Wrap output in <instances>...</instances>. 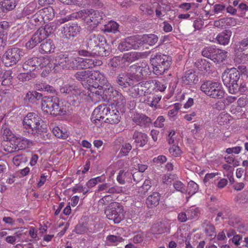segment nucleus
<instances>
[{
  "label": "nucleus",
  "instance_id": "obj_33",
  "mask_svg": "<svg viewBox=\"0 0 248 248\" xmlns=\"http://www.w3.org/2000/svg\"><path fill=\"white\" fill-rule=\"evenodd\" d=\"M16 5L15 0H4L0 3V8L2 12L6 13L13 10Z\"/></svg>",
  "mask_w": 248,
  "mask_h": 248
},
{
  "label": "nucleus",
  "instance_id": "obj_14",
  "mask_svg": "<svg viewBox=\"0 0 248 248\" xmlns=\"http://www.w3.org/2000/svg\"><path fill=\"white\" fill-rule=\"evenodd\" d=\"M80 31V26L76 23H69L62 27V33L63 37L66 38L74 37L79 34Z\"/></svg>",
  "mask_w": 248,
  "mask_h": 248
},
{
  "label": "nucleus",
  "instance_id": "obj_35",
  "mask_svg": "<svg viewBox=\"0 0 248 248\" xmlns=\"http://www.w3.org/2000/svg\"><path fill=\"white\" fill-rule=\"evenodd\" d=\"M195 65L201 71L207 72L210 70L211 63L205 59H198L195 62Z\"/></svg>",
  "mask_w": 248,
  "mask_h": 248
},
{
  "label": "nucleus",
  "instance_id": "obj_43",
  "mask_svg": "<svg viewBox=\"0 0 248 248\" xmlns=\"http://www.w3.org/2000/svg\"><path fill=\"white\" fill-rule=\"evenodd\" d=\"M36 130H47L46 125L43 124V122L42 120L41 122H39V124L38 123L37 125L35 126V128L33 130L31 129V130L23 131V135L26 137H31L32 135V133H33L32 131Z\"/></svg>",
  "mask_w": 248,
  "mask_h": 248
},
{
  "label": "nucleus",
  "instance_id": "obj_57",
  "mask_svg": "<svg viewBox=\"0 0 248 248\" xmlns=\"http://www.w3.org/2000/svg\"><path fill=\"white\" fill-rule=\"evenodd\" d=\"M199 209L197 208H192L186 210V215L188 218L192 219L197 217L199 214Z\"/></svg>",
  "mask_w": 248,
  "mask_h": 248
},
{
  "label": "nucleus",
  "instance_id": "obj_22",
  "mask_svg": "<svg viewBox=\"0 0 248 248\" xmlns=\"http://www.w3.org/2000/svg\"><path fill=\"white\" fill-rule=\"evenodd\" d=\"M139 54L136 52H130L124 53L122 57L121 63L123 68L127 67L131 63L139 59Z\"/></svg>",
  "mask_w": 248,
  "mask_h": 248
},
{
  "label": "nucleus",
  "instance_id": "obj_18",
  "mask_svg": "<svg viewBox=\"0 0 248 248\" xmlns=\"http://www.w3.org/2000/svg\"><path fill=\"white\" fill-rule=\"evenodd\" d=\"M118 108L116 107L114 108L113 105H110L109 111L108 112L107 118L104 120V122L110 124H118L120 122L121 117Z\"/></svg>",
  "mask_w": 248,
  "mask_h": 248
},
{
  "label": "nucleus",
  "instance_id": "obj_6",
  "mask_svg": "<svg viewBox=\"0 0 248 248\" xmlns=\"http://www.w3.org/2000/svg\"><path fill=\"white\" fill-rule=\"evenodd\" d=\"M60 92L66 97L67 102L71 105L78 106L84 94L77 87L65 85L60 88Z\"/></svg>",
  "mask_w": 248,
  "mask_h": 248
},
{
  "label": "nucleus",
  "instance_id": "obj_31",
  "mask_svg": "<svg viewBox=\"0 0 248 248\" xmlns=\"http://www.w3.org/2000/svg\"><path fill=\"white\" fill-rule=\"evenodd\" d=\"M158 40L157 36L154 34H144L140 38V42L150 46L155 45Z\"/></svg>",
  "mask_w": 248,
  "mask_h": 248
},
{
  "label": "nucleus",
  "instance_id": "obj_62",
  "mask_svg": "<svg viewBox=\"0 0 248 248\" xmlns=\"http://www.w3.org/2000/svg\"><path fill=\"white\" fill-rule=\"evenodd\" d=\"M44 97L43 96V94L41 93H38L36 91L32 92V101H34V103H37L36 101L41 100V103L44 100Z\"/></svg>",
  "mask_w": 248,
  "mask_h": 248
},
{
  "label": "nucleus",
  "instance_id": "obj_17",
  "mask_svg": "<svg viewBox=\"0 0 248 248\" xmlns=\"http://www.w3.org/2000/svg\"><path fill=\"white\" fill-rule=\"evenodd\" d=\"M136 39L134 37H129L125 38L119 44L118 49L121 52L127 51L131 49H136L139 47Z\"/></svg>",
  "mask_w": 248,
  "mask_h": 248
},
{
  "label": "nucleus",
  "instance_id": "obj_38",
  "mask_svg": "<svg viewBox=\"0 0 248 248\" xmlns=\"http://www.w3.org/2000/svg\"><path fill=\"white\" fill-rule=\"evenodd\" d=\"M37 60V58H33L27 60L23 64V69L30 72L34 71L35 69Z\"/></svg>",
  "mask_w": 248,
  "mask_h": 248
},
{
  "label": "nucleus",
  "instance_id": "obj_10",
  "mask_svg": "<svg viewBox=\"0 0 248 248\" xmlns=\"http://www.w3.org/2000/svg\"><path fill=\"white\" fill-rule=\"evenodd\" d=\"M235 51L234 60L237 62H243L248 59V38L235 45Z\"/></svg>",
  "mask_w": 248,
  "mask_h": 248
},
{
  "label": "nucleus",
  "instance_id": "obj_12",
  "mask_svg": "<svg viewBox=\"0 0 248 248\" xmlns=\"http://www.w3.org/2000/svg\"><path fill=\"white\" fill-rule=\"evenodd\" d=\"M110 105L108 106L106 104H103L99 105L93 110L91 120L96 125L98 124V122L104 121L107 118L108 112L109 111V108Z\"/></svg>",
  "mask_w": 248,
  "mask_h": 248
},
{
  "label": "nucleus",
  "instance_id": "obj_16",
  "mask_svg": "<svg viewBox=\"0 0 248 248\" xmlns=\"http://www.w3.org/2000/svg\"><path fill=\"white\" fill-rule=\"evenodd\" d=\"M132 121L142 128H148L152 124L151 118L142 113L134 114L132 117Z\"/></svg>",
  "mask_w": 248,
  "mask_h": 248
},
{
  "label": "nucleus",
  "instance_id": "obj_53",
  "mask_svg": "<svg viewBox=\"0 0 248 248\" xmlns=\"http://www.w3.org/2000/svg\"><path fill=\"white\" fill-rule=\"evenodd\" d=\"M11 75V73L10 71H7L4 73L3 75L4 79L1 82L2 85L8 86L11 84L13 77Z\"/></svg>",
  "mask_w": 248,
  "mask_h": 248
},
{
  "label": "nucleus",
  "instance_id": "obj_26",
  "mask_svg": "<svg viewBox=\"0 0 248 248\" xmlns=\"http://www.w3.org/2000/svg\"><path fill=\"white\" fill-rule=\"evenodd\" d=\"M55 48V46L53 41L48 39L41 43L39 51L42 54H47L53 52Z\"/></svg>",
  "mask_w": 248,
  "mask_h": 248
},
{
  "label": "nucleus",
  "instance_id": "obj_46",
  "mask_svg": "<svg viewBox=\"0 0 248 248\" xmlns=\"http://www.w3.org/2000/svg\"><path fill=\"white\" fill-rule=\"evenodd\" d=\"M116 102L115 107L117 108H124L126 104V100L125 97L121 93H117L116 96V100H114Z\"/></svg>",
  "mask_w": 248,
  "mask_h": 248
},
{
  "label": "nucleus",
  "instance_id": "obj_44",
  "mask_svg": "<svg viewBox=\"0 0 248 248\" xmlns=\"http://www.w3.org/2000/svg\"><path fill=\"white\" fill-rule=\"evenodd\" d=\"M36 90L38 91H44L45 92H46L48 93H50L54 95L56 94V90L55 89L49 85L47 84H42V85H38L36 86Z\"/></svg>",
  "mask_w": 248,
  "mask_h": 248
},
{
  "label": "nucleus",
  "instance_id": "obj_23",
  "mask_svg": "<svg viewBox=\"0 0 248 248\" xmlns=\"http://www.w3.org/2000/svg\"><path fill=\"white\" fill-rule=\"evenodd\" d=\"M99 75L98 71H94L93 72L90 70H82L77 72L74 75V78L78 81L85 80L88 79L91 77L92 78H96V76Z\"/></svg>",
  "mask_w": 248,
  "mask_h": 248
},
{
  "label": "nucleus",
  "instance_id": "obj_25",
  "mask_svg": "<svg viewBox=\"0 0 248 248\" xmlns=\"http://www.w3.org/2000/svg\"><path fill=\"white\" fill-rule=\"evenodd\" d=\"M182 80L186 85H193L198 82V78L195 71L189 70L186 72L185 76L182 77Z\"/></svg>",
  "mask_w": 248,
  "mask_h": 248
},
{
  "label": "nucleus",
  "instance_id": "obj_4",
  "mask_svg": "<svg viewBox=\"0 0 248 248\" xmlns=\"http://www.w3.org/2000/svg\"><path fill=\"white\" fill-rule=\"evenodd\" d=\"M78 57H69L66 54H61L53 58L52 63L55 66V71L59 72L62 69H78Z\"/></svg>",
  "mask_w": 248,
  "mask_h": 248
},
{
  "label": "nucleus",
  "instance_id": "obj_24",
  "mask_svg": "<svg viewBox=\"0 0 248 248\" xmlns=\"http://www.w3.org/2000/svg\"><path fill=\"white\" fill-rule=\"evenodd\" d=\"M144 100L142 102L147 104L150 106H155L161 98V96L149 93L148 92H144Z\"/></svg>",
  "mask_w": 248,
  "mask_h": 248
},
{
  "label": "nucleus",
  "instance_id": "obj_40",
  "mask_svg": "<svg viewBox=\"0 0 248 248\" xmlns=\"http://www.w3.org/2000/svg\"><path fill=\"white\" fill-rule=\"evenodd\" d=\"M119 25L114 21H109L107 24L105 25L102 30L104 32H114L118 31Z\"/></svg>",
  "mask_w": 248,
  "mask_h": 248
},
{
  "label": "nucleus",
  "instance_id": "obj_27",
  "mask_svg": "<svg viewBox=\"0 0 248 248\" xmlns=\"http://www.w3.org/2000/svg\"><path fill=\"white\" fill-rule=\"evenodd\" d=\"M132 139L134 140V142L137 145L141 147H143L148 142L147 135L144 133L138 131L134 132Z\"/></svg>",
  "mask_w": 248,
  "mask_h": 248
},
{
  "label": "nucleus",
  "instance_id": "obj_41",
  "mask_svg": "<svg viewBox=\"0 0 248 248\" xmlns=\"http://www.w3.org/2000/svg\"><path fill=\"white\" fill-rule=\"evenodd\" d=\"M216 49V47L215 46L204 47L202 50V54L203 57L210 59L212 61Z\"/></svg>",
  "mask_w": 248,
  "mask_h": 248
},
{
  "label": "nucleus",
  "instance_id": "obj_61",
  "mask_svg": "<svg viewBox=\"0 0 248 248\" xmlns=\"http://www.w3.org/2000/svg\"><path fill=\"white\" fill-rule=\"evenodd\" d=\"M215 230V228L214 226L213 225L210 224L207 225L205 229V232L207 235L211 237H215L216 235Z\"/></svg>",
  "mask_w": 248,
  "mask_h": 248
},
{
  "label": "nucleus",
  "instance_id": "obj_54",
  "mask_svg": "<svg viewBox=\"0 0 248 248\" xmlns=\"http://www.w3.org/2000/svg\"><path fill=\"white\" fill-rule=\"evenodd\" d=\"M173 187L178 191L182 193H185L187 192L185 186L180 181H176L173 183Z\"/></svg>",
  "mask_w": 248,
  "mask_h": 248
},
{
  "label": "nucleus",
  "instance_id": "obj_5",
  "mask_svg": "<svg viewBox=\"0 0 248 248\" xmlns=\"http://www.w3.org/2000/svg\"><path fill=\"white\" fill-rule=\"evenodd\" d=\"M22 49L13 47L7 49L0 58V60L6 67H11L16 64L23 56Z\"/></svg>",
  "mask_w": 248,
  "mask_h": 248
},
{
  "label": "nucleus",
  "instance_id": "obj_56",
  "mask_svg": "<svg viewBox=\"0 0 248 248\" xmlns=\"http://www.w3.org/2000/svg\"><path fill=\"white\" fill-rule=\"evenodd\" d=\"M132 149V146L129 143H124L122 144L120 154L122 156L127 155Z\"/></svg>",
  "mask_w": 248,
  "mask_h": 248
},
{
  "label": "nucleus",
  "instance_id": "obj_59",
  "mask_svg": "<svg viewBox=\"0 0 248 248\" xmlns=\"http://www.w3.org/2000/svg\"><path fill=\"white\" fill-rule=\"evenodd\" d=\"M39 43H40V42L35 38V37H34L33 35L30 40L26 43V47L28 49H31L36 46Z\"/></svg>",
  "mask_w": 248,
  "mask_h": 248
},
{
  "label": "nucleus",
  "instance_id": "obj_50",
  "mask_svg": "<svg viewBox=\"0 0 248 248\" xmlns=\"http://www.w3.org/2000/svg\"><path fill=\"white\" fill-rule=\"evenodd\" d=\"M56 24L54 23H51L46 24L44 27H43V29H44V31L46 32L47 37L51 33H53L56 30Z\"/></svg>",
  "mask_w": 248,
  "mask_h": 248
},
{
  "label": "nucleus",
  "instance_id": "obj_37",
  "mask_svg": "<svg viewBox=\"0 0 248 248\" xmlns=\"http://www.w3.org/2000/svg\"><path fill=\"white\" fill-rule=\"evenodd\" d=\"M101 76L103 77V76L99 72V75H96V78H92V77H91V78L87 79V81L88 82V86H89V89L90 90H92L91 88H94V89L97 88H103V87L99 84Z\"/></svg>",
  "mask_w": 248,
  "mask_h": 248
},
{
  "label": "nucleus",
  "instance_id": "obj_42",
  "mask_svg": "<svg viewBox=\"0 0 248 248\" xmlns=\"http://www.w3.org/2000/svg\"><path fill=\"white\" fill-rule=\"evenodd\" d=\"M37 10V4L35 2H32L28 4L23 9V14L25 16H29Z\"/></svg>",
  "mask_w": 248,
  "mask_h": 248
},
{
  "label": "nucleus",
  "instance_id": "obj_3",
  "mask_svg": "<svg viewBox=\"0 0 248 248\" xmlns=\"http://www.w3.org/2000/svg\"><path fill=\"white\" fill-rule=\"evenodd\" d=\"M150 62L154 73L157 75H162L168 70L171 64V58L161 53L152 54Z\"/></svg>",
  "mask_w": 248,
  "mask_h": 248
},
{
  "label": "nucleus",
  "instance_id": "obj_9",
  "mask_svg": "<svg viewBox=\"0 0 248 248\" xmlns=\"http://www.w3.org/2000/svg\"><path fill=\"white\" fill-rule=\"evenodd\" d=\"M149 69L148 67H141L136 65H133L130 67V70L127 72L129 81L131 86L135 82H138L144 78V74L147 72L146 70Z\"/></svg>",
  "mask_w": 248,
  "mask_h": 248
},
{
  "label": "nucleus",
  "instance_id": "obj_7",
  "mask_svg": "<svg viewBox=\"0 0 248 248\" xmlns=\"http://www.w3.org/2000/svg\"><path fill=\"white\" fill-rule=\"evenodd\" d=\"M201 89L207 95L213 98H222L225 93L220 83L210 80L204 82L201 86Z\"/></svg>",
  "mask_w": 248,
  "mask_h": 248
},
{
  "label": "nucleus",
  "instance_id": "obj_30",
  "mask_svg": "<svg viewBox=\"0 0 248 248\" xmlns=\"http://www.w3.org/2000/svg\"><path fill=\"white\" fill-rule=\"evenodd\" d=\"M232 31L227 30L218 34L216 37V39L219 44L226 45L229 43Z\"/></svg>",
  "mask_w": 248,
  "mask_h": 248
},
{
  "label": "nucleus",
  "instance_id": "obj_60",
  "mask_svg": "<svg viewBox=\"0 0 248 248\" xmlns=\"http://www.w3.org/2000/svg\"><path fill=\"white\" fill-rule=\"evenodd\" d=\"M78 51L79 55L84 57H94L93 52L90 49H87L85 47H82Z\"/></svg>",
  "mask_w": 248,
  "mask_h": 248
},
{
  "label": "nucleus",
  "instance_id": "obj_13",
  "mask_svg": "<svg viewBox=\"0 0 248 248\" xmlns=\"http://www.w3.org/2000/svg\"><path fill=\"white\" fill-rule=\"evenodd\" d=\"M104 42H105L104 36L92 34L87 36L86 40L83 43L82 46L84 48L85 46L87 49H90L94 52L95 51V49L97 48L98 44Z\"/></svg>",
  "mask_w": 248,
  "mask_h": 248
},
{
  "label": "nucleus",
  "instance_id": "obj_15",
  "mask_svg": "<svg viewBox=\"0 0 248 248\" xmlns=\"http://www.w3.org/2000/svg\"><path fill=\"white\" fill-rule=\"evenodd\" d=\"M39 122H41V119L37 115L33 113H29L23 121L24 128L25 129L24 131L33 130L37 124H39Z\"/></svg>",
  "mask_w": 248,
  "mask_h": 248
},
{
  "label": "nucleus",
  "instance_id": "obj_49",
  "mask_svg": "<svg viewBox=\"0 0 248 248\" xmlns=\"http://www.w3.org/2000/svg\"><path fill=\"white\" fill-rule=\"evenodd\" d=\"M1 134L6 137L7 140H10L13 135L9 126L6 124L2 125L1 129Z\"/></svg>",
  "mask_w": 248,
  "mask_h": 248
},
{
  "label": "nucleus",
  "instance_id": "obj_8",
  "mask_svg": "<svg viewBox=\"0 0 248 248\" xmlns=\"http://www.w3.org/2000/svg\"><path fill=\"white\" fill-rule=\"evenodd\" d=\"M78 16L93 27L96 26L103 19V13L93 9H83L78 13Z\"/></svg>",
  "mask_w": 248,
  "mask_h": 248
},
{
  "label": "nucleus",
  "instance_id": "obj_48",
  "mask_svg": "<svg viewBox=\"0 0 248 248\" xmlns=\"http://www.w3.org/2000/svg\"><path fill=\"white\" fill-rule=\"evenodd\" d=\"M198 189L199 186L195 182L190 181L188 183L186 190L188 195L190 196L195 194L198 191Z\"/></svg>",
  "mask_w": 248,
  "mask_h": 248
},
{
  "label": "nucleus",
  "instance_id": "obj_58",
  "mask_svg": "<svg viewBox=\"0 0 248 248\" xmlns=\"http://www.w3.org/2000/svg\"><path fill=\"white\" fill-rule=\"evenodd\" d=\"M123 192L124 191L122 187L118 186H111L110 185L108 191H107V193L109 194H119L123 193Z\"/></svg>",
  "mask_w": 248,
  "mask_h": 248
},
{
  "label": "nucleus",
  "instance_id": "obj_20",
  "mask_svg": "<svg viewBox=\"0 0 248 248\" xmlns=\"http://www.w3.org/2000/svg\"><path fill=\"white\" fill-rule=\"evenodd\" d=\"M15 144L14 145V147L10 150H8V152L12 153L14 151L13 149L16 150H22L26 148H29L33 145V143L32 141L28 140L25 137H16V140L15 141Z\"/></svg>",
  "mask_w": 248,
  "mask_h": 248
},
{
  "label": "nucleus",
  "instance_id": "obj_47",
  "mask_svg": "<svg viewBox=\"0 0 248 248\" xmlns=\"http://www.w3.org/2000/svg\"><path fill=\"white\" fill-rule=\"evenodd\" d=\"M34 37L40 43L44 41L47 36L44 31L43 27L40 28L34 34Z\"/></svg>",
  "mask_w": 248,
  "mask_h": 248
},
{
  "label": "nucleus",
  "instance_id": "obj_52",
  "mask_svg": "<svg viewBox=\"0 0 248 248\" xmlns=\"http://www.w3.org/2000/svg\"><path fill=\"white\" fill-rule=\"evenodd\" d=\"M26 157L23 155H17L13 158V163L16 166H20L21 164L26 162Z\"/></svg>",
  "mask_w": 248,
  "mask_h": 248
},
{
  "label": "nucleus",
  "instance_id": "obj_19",
  "mask_svg": "<svg viewBox=\"0 0 248 248\" xmlns=\"http://www.w3.org/2000/svg\"><path fill=\"white\" fill-rule=\"evenodd\" d=\"M131 87L128 89L129 95L133 98H137L138 96H140L144 95V91L141 88L144 87L145 88H149L148 87V83L146 81L139 82L135 85H132Z\"/></svg>",
  "mask_w": 248,
  "mask_h": 248
},
{
  "label": "nucleus",
  "instance_id": "obj_11",
  "mask_svg": "<svg viewBox=\"0 0 248 248\" xmlns=\"http://www.w3.org/2000/svg\"><path fill=\"white\" fill-rule=\"evenodd\" d=\"M107 217L114 223H119L123 218V210L119 204L111 205L105 212Z\"/></svg>",
  "mask_w": 248,
  "mask_h": 248
},
{
  "label": "nucleus",
  "instance_id": "obj_36",
  "mask_svg": "<svg viewBox=\"0 0 248 248\" xmlns=\"http://www.w3.org/2000/svg\"><path fill=\"white\" fill-rule=\"evenodd\" d=\"M52 60L53 58L50 60L49 57H41L40 58H37V63H39V65L40 68H43L44 67L48 66L50 69L52 68L54 72L55 71V65L52 64Z\"/></svg>",
  "mask_w": 248,
  "mask_h": 248
},
{
  "label": "nucleus",
  "instance_id": "obj_2",
  "mask_svg": "<svg viewBox=\"0 0 248 248\" xmlns=\"http://www.w3.org/2000/svg\"><path fill=\"white\" fill-rule=\"evenodd\" d=\"M41 106L44 112L53 116L64 115L66 114V109L60 106V99L55 95L44 96Z\"/></svg>",
  "mask_w": 248,
  "mask_h": 248
},
{
  "label": "nucleus",
  "instance_id": "obj_63",
  "mask_svg": "<svg viewBox=\"0 0 248 248\" xmlns=\"http://www.w3.org/2000/svg\"><path fill=\"white\" fill-rule=\"evenodd\" d=\"M140 9L143 14L151 15L154 13L153 10L146 5H141L140 6Z\"/></svg>",
  "mask_w": 248,
  "mask_h": 248
},
{
  "label": "nucleus",
  "instance_id": "obj_32",
  "mask_svg": "<svg viewBox=\"0 0 248 248\" xmlns=\"http://www.w3.org/2000/svg\"><path fill=\"white\" fill-rule=\"evenodd\" d=\"M116 82L124 88L131 86V84L129 81L127 72L121 73L119 74L117 77Z\"/></svg>",
  "mask_w": 248,
  "mask_h": 248
},
{
  "label": "nucleus",
  "instance_id": "obj_55",
  "mask_svg": "<svg viewBox=\"0 0 248 248\" xmlns=\"http://www.w3.org/2000/svg\"><path fill=\"white\" fill-rule=\"evenodd\" d=\"M122 61L121 57H115L111 59L109 63L110 65L113 67H117L119 66L121 68H123V63H121Z\"/></svg>",
  "mask_w": 248,
  "mask_h": 248
},
{
  "label": "nucleus",
  "instance_id": "obj_64",
  "mask_svg": "<svg viewBox=\"0 0 248 248\" xmlns=\"http://www.w3.org/2000/svg\"><path fill=\"white\" fill-rule=\"evenodd\" d=\"M169 152L172 155L178 156L181 154V150L178 146L173 145L169 149Z\"/></svg>",
  "mask_w": 248,
  "mask_h": 248
},
{
  "label": "nucleus",
  "instance_id": "obj_34",
  "mask_svg": "<svg viewBox=\"0 0 248 248\" xmlns=\"http://www.w3.org/2000/svg\"><path fill=\"white\" fill-rule=\"evenodd\" d=\"M227 52L216 47L212 61L218 63H221L227 57Z\"/></svg>",
  "mask_w": 248,
  "mask_h": 248
},
{
  "label": "nucleus",
  "instance_id": "obj_45",
  "mask_svg": "<svg viewBox=\"0 0 248 248\" xmlns=\"http://www.w3.org/2000/svg\"><path fill=\"white\" fill-rule=\"evenodd\" d=\"M146 82L148 83V87H150L149 85L153 84L155 86V89L160 92L164 91L167 87L162 82L157 80H149L146 81Z\"/></svg>",
  "mask_w": 248,
  "mask_h": 248
},
{
  "label": "nucleus",
  "instance_id": "obj_29",
  "mask_svg": "<svg viewBox=\"0 0 248 248\" xmlns=\"http://www.w3.org/2000/svg\"><path fill=\"white\" fill-rule=\"evenodd\" d=\"M160 199L159 193L155 192L147 197L146 203L149 208H152L159 204Z\"/></svg>",
  "mask_w": 248,
  "mask_h": 248
},
{
  "label": "nucleus",
  "instance_id": "obj_51",
  "mask_svg": "<svg viewBox=\"0 0 248 248\" xmlns=\"http://www.w3.org/2000/svg\"><path fill=\"white\" fill-rule=\"evenodd\" d=\"M165 228L162 223L158 222L153 225L152 227V231L153 233L161 234L164 232Z\"/></svg>",
  "mask_w": 248,
  "mask_h": 248
},
{
  "label": "nucleus",
  "instance_id": "obj_21",
  "mask_svg": "<svg viewBox=\"0 0 248 248\" xmlns=\"http://www.w3.org/2000/svg\"><path fill=\"white\" fill-rule=\"evenodd\" d=\"M78 68H81L82 69L92 68L95 66L99 65L98 63L99 62L97 61L95 59L94 60L89 58L83 59L78 57Z\"/></svg>",
  "mask_w": 248,
  "mask_h": 248
},
{
  "label": "nucleus",
  "instance_id": "obj_1",
  "mask_svg": "<svg viewBox=\"0 0 248 248\" xmlns=\"http://www.w3.org/2000/svg\"><path fill=\"white\" fill-rule=\"evenodd\" d=\"M240 72L235 68L227 69L222 75L223 84L228 89L229 93L235 94L238 92V82Z\"/></svg>",
  "mask_w": 248,
  "mask_h": 248
},
{
  "label": "nucleus",
  "instance_id": "obj_28",
  "mask_svg": "<svg viewBox=\"0 0 248 248\" xmlns=\"http://www.w3.org/2000/svg\"><path fill=\"white\" fill-rule=\"evenodd\" d=\"M94 51V56H108L110 53L109 46L107 44V41L105 38V42L103 43H100L97 46V48H96Z\"/></svg>",
  "mask_w": 248,
  "mask_h": 248
},
{
  "label": "nucleus",
  "instance_id": "obj_39",
  "mask_svg": "<svg viewBox=\"0 0 248 248\" xmlns=\"http://www.w3.org/2000/svg\"><path fill=\"white\" fill-rule=\"evenodd\" d=\"M29 19V22L31 24L34 26L39 25L43 20V16L41 12H36L31 17H28Z\"/></svg>",
  "mask_w": 248,
  "mask_h": 248
}]
</instances>
